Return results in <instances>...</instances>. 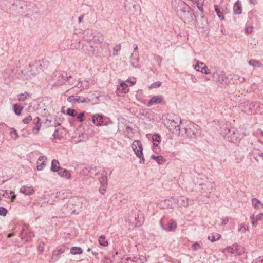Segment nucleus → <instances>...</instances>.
Wrapping results in <instances>:
<instances>
[{
    "mask_svg": "<svg viewBox=\"0 0 263 263\" xmlns=\"http://www.w3.org/2000/svg\"><path fill=\"white\" fill-rule=\"evenodd\" d=\"M153 144L155 146H157L161 141V137L158 134H154L152 136Z\"/></svg>",
    "mask_w": 263,
    "mask_h": 263,
    "instance_id": "c756f323",
    "label": "nucleus"
},
{
    "mask_svg": "<svg viewBox=\"0 0 263 263\" xmlns=\"http://www.w3.org/2000/svg\"><path fill=\"white\" fill-rule=\"evenodd\" d=\"M192 248L194 250H197L200 248V245L199 243L196 242L192 245Z\"/></svg>",
    "mask_w": 263,
    "mask_h": 263,
    "instance_id": "052dcab7",
    "label": "nucleus"
},
{
    "mask_svg": "<svg viewBox=\"0 0 263 263\" xmlns=\"http://www.w3.org/2000/svg\"><path fill=\"white\" fill-rule=\"evenodd\" d=\"M214 9H215V11L217 13V15L218 16V17L219 18H220L221 20H223L224 16H223L222 13L220 12L219 8H218V6L214 5Z\"/></svg>",
    "mask_w": 263,
    "mask_h": 263,
    "instance_id": "4c0bfd02",
    "label": "nucleus"
},
{
    "mask_svg": "<svg viewBox=\"0 0 263 263\" xmlns=\"http://www.w3.org/2000/svg\"><path fill=\"white\" fill-rule=\"evenodd\" d=\"M161 84V83L160 81H157L155 83H153L151 85L150 88H157L159 87Z\"/></svg>",
    "mask_w": 263,
    "mask_h": 263,
    "instance_id": "864d4df0",
    "label": "nucleus"
},
{
    "mask_svg": "<svg viewBox=\"0 0 263 263\" xmlns=\"http://www.w3.org/2000/svg\"><path fill=\"white\" fill-rule=\"evenodd\" d=\"M99 244L102 246L105 247L108 245V242L105 240L104 236L101 235L99 238Z\"/></svg>",
    "mask_w": 263,
    "mask_h": 263,
    "instance_id": "72a5a7b5",
    "label": "nucleus"
},
{
    "mask_svg": "<svg viewBox=\"0 0 263 263\" xmlns=\"http://www.w3.org/2000/svg\"><path fill=\"white\" fill-rule=\"evenodd\" d=\"M234 12L236 14H240L242 12L241 2L238 0L236 1L233 7Z\"/></svg>",
    "mask_w": 263,
    "mask_h": 263,
    "instance_id": "412c9836",
    "label": "nucleus"
},
{
    "mask_svg": "<svg viewBox=\"0 0 263 263\" xmlns=\"http://www.w3.org/2000/svg\"><path fill=\"white\" fill-rule=\"evenodd\" d=\"M92 122L97 126H100L102 125L103 116L99 114H96L92 116Z\"/></svg>",
    "mask_w": 263,
    "mask_h": 263,
    "instance_id": "a211bd4d",
    "label": "nucleus"
},
{
    "mask_svg": "<svg viewBox=\"0 0 263 263\" xmlns=\"http://www.w3.org/2000/svg\"><path fill=\"white\" fill-rule=\"evenodd\" d=\"M58 175L61 177L65 178L66 179H70L71 178V173L70 171L61 168L58 172Z\"/></svg>",
    "mask_w": 263,
    "mask_h": 263,
    "instance_id": "aec40b11",
    "label": "nucleus"
},
{
    "mask_svg": "<svg viewBox=\"0 0 263 263\" xmlns=\"http://www.w3.org/2000/svg\"><path fill=\"white\" fill-rule=\"evenodd\" d=\"M197 8L198 9V10L202 13H203V5L202 4H200L199 5V3L197 4Z\"/></svg>",
    "mask_w": 263,
    "mask_h": 263,
    "instance_id": "338daca9",
    "label": "nucleus"
},
{
    "mask_svg": "<svg viewBox=\"0 0 263 263\" xmlns=\"http://www.w3.org/2000/svg\"><path fill=\"white\" fill-rule=\"evenodd\" d=\"M84 112H81L77 117V118L80 122H82L84 121V119L83 117H84Z\"/></svg>",
    "mask_w": 263,
    "mask_h": 263,
    "instance_id": "13d9d810",
    "label": "nucleus"
},
{
    "mask_svg": "<svg viewBox=\"0 0 263 263\" xmlns=\"http://www.w3.org/2000/svg\"><path fill=\"white\" fill-rule=\"evenodd\" d=\"M163 102V98L160 96H155L151 98L149 101L147 106L150 107L153 105L161 104Z\"/></svg>",
    "mask_w": 263,
    "mask_h": 263,
    "instance_id": "dca6fc26",
    "label": "nucleus"
},
{
    "mask_svg": "<svg viewBox=\"0 0 263 263\" xmlns=\"http://www.w3.org/2000/svg\"><path fill=\"white\" fill-rule=\"evenodd\" d=\"M107 186V183H101L99 189V191L101 194H104L105 193Z\"/></svg>",
    "mask_w": 263,
    "mask_h": 263,
    "instance_id": "a19ab883",
    "label": "nucleus"
},
{
    "mask_svg": "<svg viewBox=\"0 0 263 263\" xmlns=\"http://www.w3.org/2000/svg\"><path fill=\"white\" fill-rule=\"evenodd\" d=\"M64 195H65L64 193H61V192H59L58 193H57L56 197L57 198L62 199L65 198Z\"/></svg>",
    "mask_w": 263,
    "mask_h": 263,
    "instance_id": "bf43d9fd",
    "label": "nucleus"
},
{
    "mask_svg": "<svg viewBox=\"0 0 263 263\" xmlns=\"http://www.w3.org/2000/svg\"><path fill=\"white\" fill-rule=\"evenodd\" d=\"M20 191L26 195H30L34 194L35 190L32 186H23L21 187Z\"/></svg>",
    "mask_w": 263,
    "mask_h": 263,
    "instance_id": "f3484780",
    "label": "nucleus"
},
{
    "mask_svg": "<svg viewBox=\"0 0 263 263\" xmlns=\"http://www.w3.org/2000/svg\"><path fill=\"white\" fill-rule=\"evenodd\" d=\"M132 147L135 155L140 159L139 162L144 164L145 159L143 154V145L140 140H135L132 145Z\"/></svg>",
    "mask_w": 263,
    "mask_h": 263,
    "instance_id": "423d86ee",
    "label": "nucleus"
},
{
    "mask_svg": "<svg viewBox=\"0 0 263 263\" xmlns=\"http://www.w3.org/2000/svg\"><path fill=\"white\" fill-rule=\"evenodd\" d=\"M101 183H107V177L105 175H103L100 179Z\"/></svg>",
    "mask_w": 263,
    "mask_h": 263,
    "instance_id": "603ef678",
    "label": "nucleus"
},
{
    "mask_svg": "<svg viewBox=\"0 0 263 263\" xmlns=\"http://www.w3.org/2000/svg\"><path fill=\"white\" fill-rule=\"evenodd\" d=\"M177 12L182 20L184 21L192 20V10L184 2L178 1Z\"/></svg>",
    "mask_w": 263,
    "mask_h": 263,
    "instance_id": "7ed1b4c3",
    "label": "nucleus"
},
{
    "mask_svg": "<svg viewBox=\"0 0 263 263\" xmlns=\"http://www.w3.org/2000/svg\"><path fill=\"white\" fill-rule=\"evenodd\" d=\"M238 231L244 233L246 231H249L248 227L243 224H241L239 227Z\"/></svg>",
    "mask_w": 263,
    "mask_h": 263,
    "instance_id": "a18cd8bd",
    "label": "nucleus"
},
{
    "mask_svg": "<svg viewBox=\"0 0 263 263\" xmlns=\"http://www.w3.org/2000/svg\"><path fill=\"white\" fill-rule=\"evenodd\" d=\"M239 108L241 111L248 114H263V104L259 102L246 101L239 105Z\"/></svg>",
    "mask_w": 263,
    "mask_h": 263,
    "instance_id": "f03ea898",
    "label": "nucleus"
},
{
    "mask_svg": "<svg viewBox=\"0 0 263 263\" xmlns=\"http://www.w3.org/2000/svg\"><path fill=\"white\" fill-rule=\"evenodd\" d=\"M244 252L243 248L236 244L235 255H240Z\"/></svg>",
    "mask_w": 263,
    "mask_h": 263,
    "instance_id": "2f4dec72",
    "label": "nucleus"
},
{
    "mask_svg": "<svg viewBox=\"0 0 263 263\" xmlns=\"http://www.w3.org/2000/svg\"><path fill=\"white\" fill-rule=\"evenodd\" d=\"M96 171V167H94V168H90L89 170V173L90 174V176H92L94 174V175L96 176L97 173H95Z\"/></svg>",
    "mask_w": 263,
    "mask_h": 263,
    "instance_id": "680f3d73",
    "label": "nucleus"
},
{
    "mask_svg": "<svg viewBox=\"0 0 263 263\" xmlns=\"http://www.w3.org/2000/svg\"><path fill=\"white\" fill-rule=\"evenodd\" d=\"M54 81L53 86L62 85L66 82V72L64 71H55L51 76Z\"/></svg>",
    "mask_w": 263,
    "mask_h": 263,
    "instance_id": "6e6552de",
    "label": "nucleus"
},
{
    "mask_svg": "<svg viewBox=\"0 0 263 263\" xmlns=\"http://www.w3.org/2000/svg\"><path fill=\"white\" fill-rule=\"evenodd\" d=\"M10 130V134L11 137L14 139H17L18 138V134L16 130L14 128H11Z\"/></svg>",
    "mask_w": 263,
    "mask_h": 263,
    "instance_id": "c9c22d12",
    "label": "nucleus"
},
{
    "mask_svg": "<svg viewBox=\"0 0 263 263\" xmlns=\"http://www.w3.org/2000/svg\"><path fill=\"white\" fill-rule=\"evenodd\" d=\"M53 136L55 138H59L60 136H59V130L58 129H56L53 134Z\"/></svg>",
    "mask_w": 263,
    "mask_h": 263,
    "instance_id": "774afa93",
    "label": "nucleus"
},
{
    "mask_svg": "<svg viewBox=\"0 0 263 263\" xmlns=\"http://www.w3.org/2000/svg\"><path fill=\"white\" fill-rule=\"evenodd\" d=\"M130 59L132 61L135 60L137 62L139 61V55L138 53H133L130 55Z\"/></svg>",
    "mask_w": 263,
    "mask_h": 263,
    "instance_id": "37998d69",
    "label": "nucleus"
},
{
    "mask_svg": "<svg viewBox=\"0 0 263 263\" xmlns=\"http://www.w3.org/2000/svg\"><path fill=\"white\" fill-rule=\"evenodd\" d=\"M204 65V64L203 63V62H199V61H197L195 66H194V69L197 71H200V65Z\"/></svg>",
    "mask_w": 263,
    "mask_h": 263,
    "instance_id": "09e8293b",
    "label": "nucleus"
},
{
    "mask_svg": "<svg viewBox=\"0 0 263 263\" xmlns=\"http://www.w3.org/2000/svg\"><path fill=\"white\" fill-rule=\"evenodd\" d=\"M33 123L35 125V126L40 125V124H41L40 118L39 117H35L33 120Z\"/></svg>",
    "mask_w": 263,
    "mask_h": 263,
    "instance_id": "3c124183",
    "label": "nucleus"
},
{
    "mask_svg": "<svg viewBox=\"0 0 263 263\" xmlns=\"http://www.w3.org/2000/svg\"><path fill=\"white\" fill-rule=\"evenodd\" d=\"M221 238V235L218 233H212L208 236V239L211 242H214L216 240H219Z\"/></svg>",
    "mask_w": 263,
    "mask_h": 263,
    "instance_id": "393cba45",
    "label": "nucleus"
},
{
    "mask_svg": "<svg viewBox=\"0 0 263 263\" xmlns=\"http://www.w3.org/2000/svg\"><path fill=\"white\" fill-rule=\"evenodd\" d=\"M200 71L202 73H204L205 74H209L211 73L210 70L205 65H204L203 67H201V70Z\"/></svg>",
    "mask_w": 263,
    "mask_h": 263,
    "instance_id": "79ce46f5",
    "label": "nucleus"
},
{
    "mask_svg": "<svg viewBox=\"0 0 263 263\" xmlns=\"http://www.w3.org/2000/svg\"><path fill=\"white\" fill-rule=\"evenodd\" d=\"M160 225H161V227L164 230H165V231H167V232L174 231L176 230V229L177 228V223L173 220H171L167 223V227H164L163 226L162 221H160Z\"/></svg>",
    "mask_w": 263,
    "mask_h": 263,
    "instance_id": "2eb2a0df",
    "label": "nucleus"
},
{
    "mask_svg": "<svg viewBox=\"0 0 263 263\" xmlns=\"http://www.w3.org/2000/svg\"><path fill=\"white\" fill-rule=\"evenodd\" d=\"M118 90L122 93H127L129 90L127 85L124 82L120 83L118 86Z\"/></svg>",
    "mask_w": 263,
    "mask_h": 263,
    "instance_id": "b1692460",
    "label": "nucleus"
},
{
    "mask_svg": "<svg viewBox=\"0 0 263 263\" xmlns=\"http://www.w3.org/2000/svg\"><path fill=\"white\" fill-rule=\"evenodd\" d=\"M60 256L58 255V254L56 253V251H53L52 252V259L54 260H58L60 258Z\"/></svg>",
    "mask_w": 263,
    "mask_h": 263,
    "instance_id": "5fc2aeb1",
    "label": "nucleus"
},
{
    "mask_svg": "<svg viewBox=\"0 0 263 263\" xmlns=\"http://www.w3.org/2000/svg\"><path fill=\"white\" fill-rule=\"evenodd\" d=\"M251 202H252V204L253 207L256 210L259 209L260 205H261L263 208V203H262L260 201V200H259L257 198H252L251 199Z\"/></svg>",
    "mask_w": 263,
    "mask_h": 263,
    "instance_id": "a878e982",
    "label": "nucleus"
},
{
    "mask_svg": "<svg viewBox=\"0 0 263 263\" xmlns=\"http://www.w3.org/2000/svg\"><path fill=\"white\" fill-rule=\"evenodd\" d=\"M226 131L225 138L229 141L235 143L239 142L245 135L244 134L239 133L235 128L228 129Z\"/></svg>",
    "mask_w": 263,
    "mask_h": 263,
    "instance_id": "39448f33",
    "label": "nucleus"
},
{
    "mask_svg": "<svg viewBox=\"0 0 263 263\" xmlns=\"http://www.w3.org/2000/svg\"><path fill=\"white\" fill-rule=\"evenodd\" d=\"M8 213V210L4 207H0V215L5 216Z\"/></svg>",
    "mask_w": 263,
    "mask_h": 263,
    "instance_id": "de8ad7c7",
    "label": "nucleus"
},
{
    "mask_svg": "<svg viewBox=\"0 0 263 263\" xmlns=\"http://www.w3.org/2000/svg\"><path fill=\"white\" fill-rule=\"evenodd\" d=\"M253 31V27L252 26H248L246 28V32L247 33L249 34Z\"/></svg>",
    "mask_w": 263,
    "mask_h": 263,
    "instance_id": "0e129e2a",
    "label": "nucleus"
},
{
    "mask_svg": "<svg viewBox=\"0 0 263 263\" xmlns=\"http://www.w3.org/2000/svg\"><path fill=\"white\" fill-rule=\"evenodd\" d=\"M23 110V107L20 106L17 104H14L13 105V110L16 115H20Z\"/></svg>",
    "mask_w": 263,
    "mask_h": 263,
    "instance_id": "473e14b6",
    "label": "nucleus"
},
{
    "mask_svg": "<svg viewBox=\"0 0 263 263\" xmlns=\"http://www.w3.org/2000/svg\"><path fill=\"white\" fill-rule=\"evenodd\" d=\"M235 249H236V244H234L231 246H229L227 247L226 248L223 249L222 252L223 253H231L233 254H235Z\"/></svg>",
    "mask_w": 263,
    "mask_h": 263,
    "instance_id": "5701e85b",
    "label": "nucleus"
},
{
    "mask_svg": "<svg viewBox=\"0 0 263 263\" xmlns=\"http://www.w3.org/2000/svg\"><path fill=\"white\" fill-rule=\"evenodd\" d=\"M107 46V44L105 42H103L102 41L99 42L98 45L95 47L91 45V48L93 49L92 50L91 55H97V54L102 53Z\"/></svg>",
    "mask_w": 263,
    "mask_h": 263,
    "instance_id": "9b49d317",
    "label": "nucleus"
},
{
    "mask_svg": "<svg viewBox=\"0 0 263 263\" xmlns=\"http://www.w3.org/2000/svg\"><path fill=\"white\" fill-rule=\"evenodd\" d=\"M67 115L71 117H75L77 115V112L73 109L68 108L66 110Z\"/></svg>",
    "mask_w": 263,
    "mask_h": 263,
    "instance_id": "ea45409f",
    "label": "nucleus"
},
{
    "mask_svg": "<svg viewBox=\"0 0 263 263\" xmlns=\"http://www.w3.org/2000/svg\"><path fill=\"white\" fill-rule=\"evenodd\" d=\"M121 44H119L116 45L113 48V55L117 56L118 54V52L121 50Z\"/></svg>",
    "mask_w": 263,
    "mask_h": 263,
    "instance_id": "e433bc0d",
    "label": "nucleus"
},
{
    "mask_svg": "<svg viewBox=\"0 0 263 263\" xmlns=\"http://www.w3.org/2000/svg\"><path fill=\"white\" fill-rule=\"evenodd\" d=\"M205 178L203 179L201 177H198L196 180V184L201 186L204 184Z\"/></svg>",
    "mask_w": 263,
    "mask_h": 263,
    "instance_id": "c03bdc74",
    "label": "nucleus"
},
{
    "mask_svg": "<svg viewBox=\"0 0 263 263\" xmlns=\"http://www.w3.org/2000/svg\"><path fill=\"white\" fill-rule=\"evenodd\" d=\"M182 132H184L185 136L192 138L200 134V127L191 122H186Z\"/></svg>",
    "mask_w": 263,
    "mask_h": 263,
    "instance_id": "20e7f679",
    "label": "nucleus"
},
{
    "mask_svg": "<svg viewBox=\"0 0 263 263\" xmlns=\"http://www.w3.org/2000/svg\"><path fill=\"white\" fill-rule=\"evenodd\" d=\"M263 217V214L259 213L258 215L254 216L252 215L250 217V219L251 220L252 224L255 227L257 224V222L258 221H260Z\"/></svg>",
    "mask_w": 263,
    "mask_h": 263,
    "instance_id": "6ab92c4d",
    "label": "nucleus"
},
{
    "mask_svg": "<svg viewBox=\"0 0 263 263\" xmlns=\"http://www.w3.org/2000/svg\"><path fill=\"white\" fill-rule=\"evenodd\" d=\"M44 246L45 245L44 243H40L37 247L38 251L42 253L44 251Z\"/></svg>",
    "mask_w": 263,
    "mask_h": 263,
    "instance_id": "4d7b16f0",
    "label": "nucleus"
},
{
    "mask_svg": "<svg viewBox=\"0 0 263 263\" xmlns=\"http://www.w3.org/2000/svg\"><path fill=\"white\" fill-rule=\"evenodd\" d=\"M171 199L174 200H176L177 203L179 206L187 207L189 205V199L184 196H180L178 197L176 199L173 197H172Z\"/></svg>",
    "mask_w": 263,
    "mask_h": 263,
    "instance_id": "4468645a",
    "label": "nucleus"
},
{
    "mask_svg": "<svg viewBox=\"0 0 263 263\" xmlns=\"http://www.w3.org/2000/svg\"><path fill=\"white\" fill-rule=\"evenodd\" d=\"M55 251L56 253L58 254V255L60 256L62 253L65 252V249L62 248H57Z\"/></svg>",
    "mask_w": 263,
    "mask_h": 263,
    "instance_id": "e2e57ef3",
    "label": "nucleus"
},
{
    "mask_svg": "<svg viewBox=\"0 0 263 263\" xmlns=\"http://www.w3.org/2000/svg\"><path fill=\"white\" fill-rule=\"evenodd\" d=\"M34 236L33 232L30 231L27 227L24 226L22 229V232L20 234L21 239L26 242L30 241Z\"/></svg>",
    "mask_w": 263,
    "mask_h": 263,
    "instance_id": "9d476101",
    "label": "nucleus"
},
{
    "mask_svg": "<svg viewBox=\"0 0 263 263\" xmlns=\"http://www.w3.org/2000/svg\"><path fill=\"white\" fill-rule=\"evenodd\" d=\"M32 120V117L31 115L28 116L23 120V122L25 124H28Z\"/></svg>",
    "mask_w": 263,
    "mask_h": 263,
    "instance_id": "49530a36",
    "label": "nucleus"
},
{
    "mask_svg": "<svg viewBox=\"0 0 263 263\" xmlns=\"http://www.w3.org/2000/svg\"><path fill=\"white\" fill-rule=\"evenodd\" d=\"M229 222V219L227 217H224L222 219V225H226Z\"/></svg>",
    "mask_w": 263,
    "mask_h": 263,
    "instance_id": "69168bd1",
    "label": "nucleus"
},
{
    "mask_svg": "<svg viewBox=\"0 0 263 263\" xmlns=\"http://www.w3.org/2000/svg\"><path fill=\"white\" fill-rule=\"evenodd\" d=\"M29 96L30 94L28 92L25 91L24 93H22L18 95L17 99L20 101H24Z\"/></svg>",
    "mask_w": 263,
    "mask_h": 263,
    "instance_id": "7c9ffc66",
    "label": "nucleus"
},
{
    "mask_svg": "<svg viewBox=\"0 0 263 263\" xmlns=\"http://www.w3.org/2000/svg\"><path fill=\"white\" fill-rule=\"evenodd\" d=\"M163 122L165 126L172 133L176 134H181V119L178 116L168 114L163 118Z\"/></svg>",
    "mask_w": 263,
    "mask_h": 263,
    "instance_id": "f257e3e1",
    "label": "nucleus"
},
{
    "mask_svg": "<svg viewBox=\"0 0 263 263\" xmlns=\"http://www.w3.org/2000/svg\"><path fill=\"white\" fill-rule=\"evenodd\" d=\"M67 101L70 103H74L77 102L79 103H89L90 101V99L87 97H82L80 96H70L67 98Z\"/></svg>",
    "mask_w": 263,
    "mask_h": 263,
    "instance_id": "f8f14e48",
    "label": "nucleus"
},
{
    "mask_svg": "<svg viewBox=\"0 0 263 263\" xmlns=\"http://www.w3.org/2000/svg\"><path fill=\"white\" fill-rule=\"evenodd\" d=\"M41 129V125L35 126L32 129V132L34 134L37 135Z\"/></svg>",
    "mask_w": 263,
    "mask_h": 263,
    "instance_id": "8fccbe9b",
    "label": "nucleus"
},
{
    "mask_svg": "<svg viewBox=\"0 0 263 263\" xmlns=\"http://www.w3.org/2000/svg\"><path fill=\"white\" fill-rule=\"evenodd\" d=\"M249 65L253 67H263V64L256 60H250L248 61Z\"/></svg>",
    "mask_w": 263,
    "mask_h": 263,
    "instance_id": "bb28decb",
    "label": "nucleus"
},
{
    "mask_svg": "<svg viewBox=\"0 0 263 263\" xmlns=\"http://www.w3.org/2000/svg\"><path fill=\"white\" fill-rule=\"evenodd\" d=\"M213 78L216 81L222 84H226L228 79L223 71L219 69H216L212 74Z\"/></svg>",
    "mask_w": 263,
    "mask_h": 263,
    "instance_id": "1a4fd4ad",
    "label": "nucleus"
},
{
    "mask_svg": "<svg viewBox=\"0 0 263 263\" xmlns=\"http://www.w3.org/2000/svg\"><path fill=\"white\" fill-rule=\"evenodd\" d=\"M154 60L158 63V66L159 67H160L161 65L162 60V57H161L159 55L154 54Z\"/></svg>",
    "mask_w": 263,
    "mask_h": 263,
    "instance_id": "58836bf2",
    "label": "nucleus"
},
{
    "mask_svg": "<svg viewBox=\"0 0 263 263\" xmlns=\"http://www.w3.org/2000/svg\"><path fill=\"white\" fill-rule=\"evenodd\" d=\"M46 164L44 161H43L40 164H38L37 166V168L39 171L42 170L44 167L45 166Z\"/></svg>",
    "mask_w": 263,
    "mask_h": 263,
    "instance_id": "6e6d98bb",
    "label": "nucleus"
},
{
    "mask_svg": "<svg viewBox=\"0 0 263 263\" xmlns=\"http://www.w3.org/2000/svg\"><path fill=\"white\" fill-rule=\"evenodd\" d=\"M151 158L155 160L159 164H162L165 162V160L164 158V157L161 156H155V155H152Z\"/></svg>",
    "mask_w": 263,
    "mask_h": 263,
    "instance_id": "cd10ccee",
    "label": "nucleus"
},
{
    "mask_svg": "<svg viewBox=\"0 0 263 263\" xmlns=\"http://www.w3.org/2000/svg\"><path fill=\"white\" fill-rule=\"evenodd\" d=\"M61 167L59 166V161L57 160L53 159L52 161L51 171L53 172H58Z\"/></svg>",
    "mask_w": 263,
    "mask_h": 263,
    "instance_id": "4be33fe9",
    "label": "nucleus"
},
{
    "mask_svg": "<svg viewBox=\"0 0 263 263\" xmlns=\"http://www.w3.org/2000/svg\"><path fill=\"white\" fill-rule=\"evenodd\" d=\"M233 79L235 81H236V83L239 82L240 83H241L245 81V79L244 77L237 74L234 75Z\"/></svg>",
    "mask_w": 263,
    "mask_h": 263,
    "instance_id": "f704fd0d",
    "label": "nucleus"
},
{
    "mask_svg": "<svg viewBox=\"0 0 263 263\" xmlns=\"http://www.w3.org/2000/svg\"><path fill=\"white\" fill-rule=\"evenodd\" d=\"M22 74L26 77V79L31 78L39 73L38 65L36 64H29L26 66L22 71Z\"/></svg>",
    "mask_w": 263,
    "mask_h": 263,
    "instance_id": "0eeeda50",
    "label": "nucleus"
},
{
    "mask_svg": "<svg viewBox=\"0 0 263 263\" xmlns=\"http://www.w3.org/2000/svg\"><path fill=\"white\" fill-rule=\"evenodd\" d=\"M214 186V182L205 178L204 184L201 186V192L203 193H210L212 191Z\"/></svg>",
    "mask_w": 263,
    "mask_h": 263,
    "instance_id": "ddd939ff",
    "label": "nucleus"
},
{
    "mask_svg": "<svg viewBox=\"0 0 263 263\" xmlns=\"http://www.w3.org/2000/svg\"><path fill=\"white\" fill-rule=\"evenodd\" d=\"M70 253L73 255L81 254L83 253V250L80 247H73L70 249Z\"/></svg>",
    "mask_w": 263,
    "mask_h": 263,
    "instance_id": "c85d7f7f",
    "label": "nucleus"
}]
</instances>
